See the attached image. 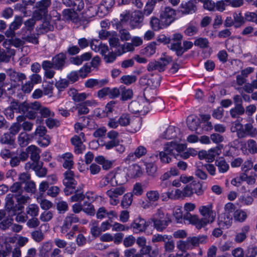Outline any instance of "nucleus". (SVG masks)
I'll use <instances>...</instances> for the list:
<instances>
[{"label": "nucleus", "mask_w": 257, "mask_h": 257, "mask_svg": "<svg viewBox=\"0 0 257 257\" xmlns=\"http://www.w3.org/2000/svg\"><path fill=\"white\" fill-rule=\"evenodd\" d=\"M151 90L145 89L144 96L145 100L142 102L139 101H133L128 105V107L130 111L133 113L137 114L142 113L145 114L149 111V105L152 103V106L159 109H162L164 107V101L160 98H154L151 97L149 98L148 94L150 93Z\"/></svg>", "instance_id": "obj_1"}, {"label": "nucleus", "mask_w": 257, "mask_h": 257, "mask_svg": "<svg viewBox=\"0 0 257 257\" xmlns=\"http://www.w3.org/2000/svg\"><path fill=\"white\" fill-rule=\"evenodd\" d=\"M199 211L203 216L201 219L197 215H192L191 213H187L185 216L187 219H188L189 222L194 225L197 229L204 227L214 221L216 215L215 213L212 210L211 204L200 206Z\"/></svg>", "instance_id": "obj_2"}, {"label": "nucleus", "mask_w": 257, "mask_h": 257, "mask_svg": "<svg viewBox=\"0 0 257 257\" xmlns=\"http://www.w3.org/2000/svg\"><path fill=\"white\" fill-rule=\"evenodd\" d=\"M29 197L26 194L20 193L18 195L8 194L6 197V211L10 212V215H16L23 212L24 206Z\"/></svg>", "instance_id": "obj_3"}, {"label": "nucleus", "mask_w": 257, "mask_h": 257, "mask_svg": "<svg viewBox=\"0 0 257 257\" xmlns=\"http://www.w3.org/2000/svg\"><path fill=\"white\" fill-rule=\"evenodd\" d=\"M208 240V237L206 235L188 237L185 240H180L178 241L177 242V247L179 250L185 251L194 248L198 246L199 244H205Z\"/></svg>", "instance_id": "obj_4"}, {"label": "nucleus", "mask_w": 257, "mask_h": 257, "mask_svg": "<svg viewBox=\"0 0 257 257\" xmlns=\"http://www.w3.org/2000/svg\"><path fill=\"white\" fill-rule=\"evenodd\" d=\"M151 220L153 222L154 228L158 231H163L171 222L170 215L168 213L165 214L160 209L157 210Z\"/></svg>", "instance_id": "obj_5"}, {"label": "nucleus", "mask_w": 257, "mask_h": 257, "mask_svg": "<svg viewBox=\"0 0 257 257\" xmlns=\"http://www.w3.org/2000/svg\"><path fill=\"white\" fill-rule=\"evenodd\" d=\"M51 5V0H41L36 3L35 10L33 14V17L36 20H40L48 15V8Z\"/></svg>", "instance_id": "obj_6"}, {"label": "nucleus", "mask_w": 257, "mask_h": 257, "mask_svg": "<svg viewBox=\"0 0 257 257\" xmlns=\"http://www.w3.org/2000/svg\"><path fill=\"white\" fill-rule=\"evenodd\" d=\"M68 169L64 173V178L63 180V184L65 186L64 189V192L66 196L70 195L73 191L74 187L77 185V181L74 179V173L73 171Z\"/></svg>", "instance_id": "obj_7"}, {"label": "nucleus", "mask_w": 257, "mask_h": 257, "mask_svg": "<svg viewBox=\"0 0 257 257\" xmlns=\"http://www.w3.org/2000/svg\"><path fill=\"white\" fill-rule=\"evenodd\" d=\"M172 61V58L169 56L164 55L161 57L158 61L150 62L147 66V70L149 71L158 70L159 72H163L165 70L166 66Z\"/></svg>", "instance_id": "obj_8"}, {"label": "nucleus", "mask_w": 257, "mask_h": 257, "mask_svg": "<svg viewBox=\"0 0 257 257\" xmlns=\"http://www.w3.org/2000/svg\"><path fill=\"white\" fill-rule=\"evenodd\" d=\"M47 130L44 126L40 125L37 127L34 133L31 135V138L38 137V143L43 147L47 146L50 143L49 137L46 135Z\"/></svg>", "instance_id": "obj_9"}, {"label": "nucleus", "mask_w": 257, "mask_h": 257, "mask_svg": "<svg viewBox=\"0 0 257 257\" xmlns=\"http://www.w3.org/2000/svg\"><path fill=\"white\" fill-rule=\"evenodd\" d=\"M176 12L172 8L167 7L160 13V21L165 27L169 26L175 19Z\"/></svg>", "instance_id": "obj_10"}, {"label": "nucleus", "mask_w": 257, "mask_h": 257, "mask_svg": "<svg viewBox=\"0 0 257 257\" xmlns=\"http://www.w3.org/2000/svg\"><path fill=\"white\" fill-rule=\"evenodd\" d=\"M43 162L42 161L36 162L35 164L27 163L25 164V169L27 171L32 170L35 171L36 175L39 177H45L47 173V169L43 167Z\"/></svg>", "instance_id": "obj_11"}, {"label": "nucleus", "mask_w": 257, "mask_h": 257, "mask_svg": "<svg viewBox=\"0 0 257 257\" xmlns=\"http://www.w3.org/2000/svg\"><path fill=\"white\" fill-rule=\"evenodd\" d=\"M144 19V16L142 11H134L131 16V27L132 29L140 28L143 25Z\"/></svg>", "instance_id": "obj_12"}, {"label": "nucleus", "mask_w": 257, "mask_h": 257, "mask_svg": "<svg viewBox=\"0 0 257 257\" xmlns=\"http://www.w3.org/2000/svg\"><path fill=\"white\" fill-rule=\"evenodd\" d=\"M23 23V17L20 16H16L14 21L10 25L9 29L6 31V36L9 38L15 37V31L20 28Z\"/></svg>", "instance_id": "obj_13"}, {"label": "nucleus", "mask_w": 257, "mask_h": 257, "mask_svg": "<svg viewBox=\"0 0 257 257\" xmlns=\"http://www.w3.org/2000/svg\"><path fill=\"white\" fill-rule=\"evenodd\" d=\"M54 69L62 71L67 65V56L65 53H60L52 58Z\"/></svg>", "instance_id": "obj_14"}, {"label": "nucleus", "mask_w": 257, "mask_h": 257, "mask_svg": "<svg viewBox=\"0 0 257 257\" xmlns=\"http://www.w3.org/2000/svg\"><path fill=\"white\" fill-rule=\"evenodd\" d=\"M149 224V222H147L144 219L139 217L131 223V227L135 233H138L144 232Z\"/></svg>", "instance_id": "obj_15"}, {"label": "nucleus", "mask_w": 257, "mask_h": 257, "mask_svg": "<svg viewBox=\"0 0 257 257\" xmlns=\"http://www.w3.org/2000/svg\"><path fill=\"white\" fill-rule=\"evenodd\" d=\"M79 218L74 214H70L65 218L61 227V232L65 233L69 229L72 224L79 222Z\"/></svg>", "instance_id": "obj_16"}, {"label": "nucleus", "mask_w": 257, "mask_h": 257, "mask_svg": "<svg viewBox=\"0 0 257 257\" xmlns=\"http://www.w3.org/2000/svg\"><path fill=\"white\" fill-rule=\"evenodd\" d=\"M175 154L170 150L166 144L164 147L163 151L159 152V157L162 163L168 164L171 161V157H174Z\"/></svg>", "instance_id": "obj_17"}, {"label": "nucleus", "mask_w": 257, "mask_h": 257, "mask_svg": "<svg viewBox=\"0 0 257 257\" xmlns=\"http://www.w3.org/2000/svg\"><path fill=\"white\" fill-rule=\"evenodd\" d=\"M83 187L84 185L83 184L77 187L76 186V187H74V189H73V191L70 193V195L74 193V194L70 198V200L72 202L81 201L85 198Z\"/></svg>", "instance_id": "obj_18"}, {"label": "nucleus", "mask_w": 257, "mask_h": 257, "mask_svg": "<svg viewBox=\"0 0 257 257\" xmlns=\"http://www.w3.org/2000/svg\"><path fill=\"white\" fill-rule=\"evenodd\" d=\"M26 151H28L29 155H30V159L31 160V161L28 162V163L35 164L36 162H40V154L41 150L39 148L35 146L31 145L26 149Z\"/></svg>", "instance_id": "obj_19"}, {"label": "nucleus", "mask_w": 257, "mask_h": 257, "mask_svg": "<svg viewBox=\"0 0 257 257\" xmlns=\"http://www.w3.org/2000/svg\"><path fill=\"white\" fill-rule=\"evenodd\" d=\"M89 10H93V13H91L90 15L94 16L96 15L100 18L104 17L110 11L101 3L99 6L93 5L89 7Z\"/></svg>", "instance_id": "obj_20"}, {"label": "nucleus", "mask_w": 257, "mask_h": 257, "mask_svg": "<svg viewBox=\"0 0 257 257\" xmlns=\"http://www.w3.org/2000/svg\"><path fill=\"white\" fill-rule=\"evenodd\" d=\"M232 217L229 214H221L218 218V224L220 228H228L232 223Z\"/></svg>", "instance_id": "obj_21"}, {"label": "nucleus", "mask_w": 257, "mask_h": 257, "mask_svg": "<svg viewBox=\"0 0 257 257\" xmlns=\"http://www.w3.org/2000/svg\"><path fill=\"white\" fill-rule=\"evenodd\" d=\"M108 178L109 177L108 182L111 186H116L117 185H121L124 184L126 179L123 180H119V178L121 177V174L118 173H114L110 172L107 174Z\"/></svg>", "instance_id": "obj_22"}, {"label": "nucleus", "mask_w": 257, "mask_h": 257, "mask_svg": "<svg viewBox=\"0 0 257 257\" xmlns=\"http://www.w3.org/2000/svg\"><path fill=\"white\" fill-rule=\"evenodd\" d=\"M182 10H181L183 14H189L194 13L196 11L195 1H189L188 2L182 3L181 5Z\"/></svg>", "instance_id": "obj_23"}, {"label": "nucleus", "mask_w": 257, "mask_h": 257, "mask_svg": "<svg viewBox=\"0 0 257 257\" xmlns=\"http://www.w3.org/2000/svg\"><path fill=\"white\" fill-rule=\"evenodd\" d=\"M183 36L180 33H175L172 35V38L171 39L170 45L168 47L173 51H175L178 47L176 46L178 45L179 43L182 44V40Z\"/></svg>", "instance_id": "obj_24"}, {"label": "nucleus", "mask_w": 257, "mask_h": 257, "mask_svg": "<svg viewBox=\"0 0 257 257\" xmlns=\"http://www.w3.org/2000/svg\"><path fill=\"white\" fill-rule=\"evenodd\" d=\"M193 43L191 41H185L183 42V46H182L181 44L180 45V43L176 46L178 47V48L175 51L176 52V54L178 57L181 56L184 53L188 51L189 49H190L193 47Z\"/></svg>", "instance_id": "obj_25"}, {"label": "nucleus", "mask_w": 257, "mask_h": 257, "mask_svg": "<svg viewBox=\"0 0 257 257\" xmlns=\"http://www.w3.org/2000/svg\"><path fill=\"white\" fill-rule=\"evenodd\" d=\"M167 145L170 150H172L173 153L175 154L174 157L177 158L179 154L184 151L186 149V146L183 144H178L176 143L171 142L167 143Z\"/></svg>", "instance_id": "obj_26"}, {"label": "nucleus", "mask_w": 257, "mask_h": 257, "mask_svg": "<svg viewBox=\"0 0 257 257\" xmlns=\"http://www.w3.org/2000/svg\"><path fill=\"white\" fill-rule=\"evenodd\" d=\"M187 124L190 130L196 131L200 124V120L196 116L190 115L187 117Z\"/></svg>", "instance_id": "obj_27"}, {"label": "nucleus", "mask_w": 257, "mask_h": 257, "mask_svg": "<svg viewBox=\"0 0 257 257\" xmlns=\"http://www.w3.org/2000/svg\"><path fill=\"white\" fill-rule=\"evenodd\" d=\"M63 160V167L65 169H71L73 165V155L70 153H66L62 156Z\"/></svg>", "instance_id": "obj_28"}, {"label": "nucleus", "mask_w": 257, "mask_h": 257, "mask_svg": "<svg viewBox=\"0 0 257 257\" xmlns=\"http://www.w3.org/2000/svg\"><path fill=\"white\" fill-rule=\"evenodd\" d=\"M116 28L119 31V35L122 41H127L131 38L128 30L123 29V26L120 23H116Z\"/></svg>", "instance_id": "obj_29"}, {"label": "nucleus", "mask_w": 257, "mask_h": 257, "mask_svg": "<svg viewBox=\"0 0 257 257\" xmlns=\"http://www.w3.org/2000/svg\"><path fill=\"white\" fill-rule=\"evenodd\" d=\"M177 131H179L178 127L173 126H169L162 135V137L166 139H173L177 138Z\"/></svg>", "instance_id": "obj_30"}, {"label": "nucleus", "mask_w": 257, "mask_h": 257, "mask_svg": "<svg viewBox=\"0 0 257 257\" xmlns=\"http://www.w3.org/2000/svg\"><path fill=\"white\" fill-rule=\"evenodd\" d=\"M120 94H121L120 100L126 101L133 97V92L132 89H126L124 86H120Z\"/></svg>", "instance_id": "obj_31"}, {"label": "nucleus", "mask_w": 257, "mask_h": 257, "mask_svg": "<svg viewBox=\"0 0 257 257\" xmlns=\"http://www.w3.org/2000/svg\"><path fill=\"white\" fill-rule=\"evenodd\" d=\"M11 80L15 82H21L26 79V76L24 73L12 71L9 74Z\"/></svg>", "instance_id": "obj_32"}, {"label": "nucleus", "mask_w": 257, "mask_h": 257, "mask_svg": "<svg viewBox=\"0 0 257 257\" xmlns=\"http://www.w3.org/2000/svg\"><path fill=\"white\" fill-rule=\"evenodd\" d=\"M94 160L97 163L102 165L103 170H107L111 168L112 165L111 162L105 160L104 157L102 156L95 157Z\"/></svg>", "instance_id": "obj_33"}, {"label": "nucleus", "mask_w": 257, "mask_h": 257, "mask_svg": "<svg viewBox=\"0 0 257 257\" xmlns=\"http://www.w3.org/2000/svg\"><path fill=\"white\" fill-rule=\"evenodd\" d=\"M215 165L217 167L219 172L221 173H225L229 169V165L223 158H219L215 162Z\"/></svg>", "instance_id": "obj_34"}, {"label": "nucleus", "mask_w": 257, "mask_h": 257, "mask_svg": "<svg viewBox=\"0 0 257 257\" xmlns=\"http://www.w3.org/2000/svg\"><path fill=\"white\" fill-rule=\"evenodd\" d=\"M125 191L123 187L120 186L115 189H111L107 190L106 192L107 195L110 198H116L119 195H121Z\"/></svg>", "instance_id": "obj_35"}, {"label": "nucleus", "mask_w": 257, "mask_h": 257, "mask_svg": "<svg viewBox=\"0 0 257 257\" xmlns=\"http://www.w3.org/2000/svg\"><path fill=\"white\" fill-rule=\"evenodd\" d=\"M249 226H244L241 229V231L236 234L234 238V241L237 243H241L246 238V233L249 231Z\"/></svg>", "instance_id": "obj_36"}, {"label": "nucleus", "mask_w": 257, "mask_h": 257, "mask_svg": "<svg viewBox=\"0 0 257 257\" xmlns=\"http://www.w3.org/2000/svg\"><path fill=\"white\" fill-rule=\"evenodd\" d=\"M198 31L197 24L196 22H191L184 31V33L189 36H192L196 34Z\"/></svg>", "instance_id": "obj_37"}, {"label": "nucleus", "mask_w": 257, "mask_h": 257, "mask_svg": "<svg viewBox=\"0 0 257 257\" xmlns=\"http://www.w3.org/2000/svg\"><path fill=\"white\" fill-rule=\"evenodd\" d=\"M15 140V137L13 136L9 132L5 133L3 136H1L0 139V142L3 144H7L9 145H12Z\"/></svg>", "instance_id": "obj_38"}, {"label": "nucleus", "mask_w": 257, "mask_h": 257, "mask_svg": "<svg viewBox=\"0 0 257 257\" xmlns=\"http://www.w3.org/2000/svg\"><path fill=\"white\" fill-rule=\"evenodd\" d=\"M7 212L8 214L7 217H5L0 221V229L2 230H6L8 229L12 224L13 222L12 217L14 215H10V212Z\"/></svg>", "instance_id": "obj_39"}, {"label": "nucleus", "mask_w": 257, "mask_h": 257, "mask_svg": "<svg viewBox=\"0 0 257 257\" xmlns=\"http://www.w3.org/2000/svg\"><path fill=\"white\" fill-rule=\"evenodd\" d=\"M244 132H245V137L249 136L254 137L257 135V129L250 123L244 125Z\"/></svg>", "instance_id": "obj_40"}, {"label": "nucleus", "mask_w": 257, "mask_h": 257, "mask_svg": "<svg viewBox=\"0 0 257 257\" xmlns=\"http://www.w3.org/2000/svg\"><path fill=\"white\" fill-rule=\"evenodd\" d=\"M38 29L39 32L43 34L47 33L49 31H52L54 29V27L50 21H44L40 25Z\"/></svg>", "instance_id": "obj_41"}, {"label": "nucleus", "mask_w": 257, "mask_h": 257, "mask_svg": "<svg viewBox=\"0 0 257 257\" xmlns=\"http://www.w3.org/2000/svg\"><path fill=\"white\" fill-rule=\"evenodd\" d=\"M30 136L25 132H22L19 136L18 137V143L19 145L24 147L26 146L29 143L30 140Z\"/></svg>", "instance_id": "obj_42"}, {"label": "nucleus", "mask_w": 257, "mask_h": 257, "mask_svg": "<svg viewBox=\"0 0 257 257\" xmlns=\"http://www.w3.org/2000/svg\"><path fill=\"white\" fill-rule=\"evenodd\" d=\"M75 10L74 9L64 10L62 13L64 19L67 20H74L77 17V14L75 13Z\"/></svg>", "instance_id": "obj_43"}, {"label": "nucleus", "mask_w": 257, "mask_h": 257, "mask_svg": "<svg viewBox=\"0 0 257 257\" xmlns=\"http://www.w3.org/2000/svg\"><path fill=\"white\" fill-rule=\"evenodd\" d=\"M233 18L234 23V27L236 28L240 27L245 23L244 17L241 15L240 13H234Z\"/></svg>", "instance_id": "obj_44"}, {"label": "nucleus", "mask_w": 257, "mask_h": 257, "mask_svg": "<svg viewBox=\"0 0 257 257\" xmlns=\"http://www.w3.org/2000/svg\"><path fill=\"white\" fill-rule=\"evenodd\" d=\"M150 25L154 31H158L161 29H163L165 27V26L164 25V24L161 22L160 19H159L158 18L155 17H152L150 21Z\"/></svg>", "instance_id": "obj_45"}, {"label": "nucleus", "mask_w": 257, "mask_h": 257, "mask_svg": "<svg viewBox=\"0 0 257 257\" xmlns=\"http://www.w3.org/2000/svg\"><path fill=\"white\" fill-rule=\"evenodd\" d=\"M244 112L245 109L243 106H234L229 111L231 116L233 118H238L239 115L243 114Z\"/></svg>", "instance_id": "obj_46"}, {"label": "nucleus", "mask_w": 257, "mask_h": 257, "mask_svg": "<svg viewBox=\"0 0 257 257\" xmlns=\"http://www.w3.org/2000/svg\"><path fill=\"white\" fill-rule=\"evenodd\" d=\"M156 4V0H148L143 12L144 16H148L152 13Z\"/></svg>", "instance_id": "obj_47"}, {"label": "nucleus", "mask_w": 257, "mask_h": 257, "mask_svg": "<svg viewBox=\"0 0 257 257\" xmlns=\"http://www.w3.org/2000/svg\"><path fill=\"white\" fill-rule=\"evenodd\" d=\"M133 194L131 193L125 194L122 198L121 204L123 208H127L132 204Z\"/></svg>", "instance_id": "obj_48"}, {"label": "nucleus", "mask_w": 257, "mask_h": 257, "mask_svg": "<svg viewBox=\"0 0 257 257\" xmlns=\"http://www.w3.org/2000/svg\"><path fill=\"white\" fill-rule=\"evenodd\" d=\"M190 187L192 188V191L194 193L197 195H201L203 193L202 189V185L199 182L193 181L190 184Z\"/></svg>", "instance_id": "obj_49"}, {"label": "nucleus", "mask_w": 257, "mask_h": 257, "mask_svg": "<svg viewBox=\"0 0 257 257\" xmlns=\"http://www.w3.org/2000/svg\"><path fill=\"white\" fill-rule=\"evenodd\" d=\"M233 217L236 221L242 222L247 218V215L244 211L237 209L233 213Z\"/></svg>", "instance_id": "obj_50"}, {"label": "nucleus", "mask_w": 257, "mask_h": 257, "mask_svg": "<svg viewBox=\"0 0 257 257\" xmlns=\"http://www.w3.org/2000/svg\"><path fill=\"white\" fill-rule=\"evenodd\" d=\"M79 120L83 122H78L75 124L74 127L76 131L82 130L84 127L87 126L89 123V118L85 116L80 117Z\"/></svg>", "instance_id": "obj_51"}, {"label": "nucleus", "mask_w": 257, "mask_h": 257, "mask_svg": "<svg viewBox=\"0 0 257 257\" xmlns=\"http://www.w3.org/2000/svg\"><path fill=\"white\" fill-rule=\"evenodd\" d=\"M10 191L13 193L11 195H18L20 193H24V190L22 188V185L20 182H16L11 186Z\"/></svg>", "instance_id": "obj_52"}, {"label": "nucleus", "mask_w": 257, "mask_h": 257, "mask_svg": "<svg viewBox=\"0 0 257 257\" xmlns=\"http://www.w3.org/2000/svg\"><path fill=\"white\" fill-rule=\"evenodd\" d=\"M22 39L27 42L32 43L34 44H38V37L35 34H30L28 35H22Z\"/></svg>", "instance_id": "obj_53"}, {"label": "nucleus", "mask_w": 257, "mask_h": 257, "mask_svg": "<svg viewBox=\"0 0 257 257\" xmlns=\"http://www.w3.org/2000/svg\"><path fill=\"white\" fill-rule=\"evenodd\" d=\"M137 78L135 75H123L120 78L121 83L130 85L137 81Z\"/></svg>", "instance_id": "obj_54"}, {"label": "nucleus", "mask_w": 257, "mask_h": 257, "mask_svg": "<svg viewBox=\"0 0 257 257\" xmlns=\"http://www.w3.org/2000/svg\"><path fill=\"white\" fill-rule=\"evenodd\" d=\"M118 120L121 126H127L130 123L131 117L128 114L123 113L120 115Z\"/></svg>", "instance_id": "obj_55"}, {"label": "nucleus", "mask_w": 257, "mask_h": 257, "mask_svg": "<svg viewBox=\"0 0 257 257\" xmlns=\"http://www.w3.org/2000/svg\"><path fill=\"white\" fill-rule=\"evenodd\" d=\"M83 208L82 210L86 213L90 215H94L95 214V209L93 206L88 202L83 203Z\"/></svg>", "instance_id": "obj_56"}, {"label": "nucleus", "mask_w": 257, "mask_h": 257, "mask_svg": "<svg viewBox=\"0 0 257 257\" xmlns=\"http://www.w3.org/2000/svg\"><path fill=\"white\" fill-rule=\"evenodd\" d=\"M194 44L201 48H206L208 47L209 42L206 38H199L196 39Z\"/></svg>", "instance_id": "obj_57"}, {"label": "nucleus", "mask_w": 257, "mask_h": 257, "mask_svg": "<svg viewBox=\"0 0 257 257\" xmlns=\"http://www.w3.org/2000/svg\"><path fill=\"white\" fill-rule=\"evenodd\" d=\"M91 71V68L90 66L86 63L78 72L79 76L84 78H85Z\"/></svg>", "instance_id": "obj_58"}, {"label": "nucleus", "mask_w": 257, "mask_h": 257, "mask_svg": "<svg viewBox=\"0 0 257 257\" xmlns=\"http://www.w3.org/2000/svg\"><path fill=\"white\" fill-rule=\"evenodd\" d=\"M257 246H249L244 251V257H256Z\"/></svg>", "instance_id": "obj_59"}, {"label": "nucleus", "mask_w": 257, "mask_h": 257, "mask_svg": "<svg viewBox=\"0 0 257 257\" xmlns=\"http://www.w3.org/2000/svg\"><path fill=\"white\" fill-rule=\"evenodd\" d=\"M69 84V80L65 79H62L57 81L55 83V86L59 91H63L65 88L68 86Z\"/></svg>", "instance_id": "obj_60"}, {"label": "nucleus", "mask_w": 257, "mask_h": 257, "mask_svg": "<svg viewBox=\"0 0 257 257\" xmlns=\"http://www.w3.org/2000/svg\"><path fill=\"white\" fill-rule=\"evenodd\" d=\"M39 210V208L37 205L31 204L27 208V213L32 217H35L38 215Z\"/></svg>", "instance_id": "obj_61"}, {"label": "nucleus", "mask_w": 257, "mask_h": 257, "mask_svg": "<svg viewBox=\"0 0 257 257\" xmlns=\"http://www.w3.org/2000/svg\"><path fill=\"white\" fill-rule=\"evenodd\" d=\"M24 190L28 193H35L36 191V185L34 181H30L25 184Z\"/></svg>", "instance_id": "obj_62"}, {"label": "nucleus", "mask_w": 257, "mask_h": 257, "mask_svg": "<svg viewBox=\"0 0 257 257\" xmlns=\"http://www.w3.org/2000/svg\"><path fill=\"white\" fill-rule=\"evenodd\" d=\"M245 21L254 22L257 24V14L253 12H247L244 14Z\"/></svg>", "instance_id": "obj_63"}, {"label": "nucleus", "mask_w": 257, "mask_h": 257, "mask_svg": "<svg viewBox=\"0 0 257 257\" xmlns=\"http://www.w3.org/2000/svg\"><path fill=\"white\" fill-rule=\"evenodd\" d=\"M147 196L149 200L151 202L157 201L160 197V194L158 191H150L147 192Z\"/></svg>", "instance_id": "obj_64"}]
</instances>
